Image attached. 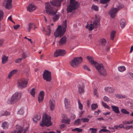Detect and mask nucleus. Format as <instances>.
Instances as JSON below:
<instances>
[{
	"label": "nucleus",
	"instance_id": "1",
	"mask_svg": "<svg viewBox=\"0 0 133 133\" xmlns=\"http://www.w3.org/2000/svg\"><path fill=\"white\" fill-rule=\"evenodd\" d=\"M50 3L49 2L45 3V10L48 15L54 16L56 14L57 10L55 12L52 5L56 7H60L61 5V3L60 2L59 0H52L50 1Z\"/></svg>",
	"mask_w": 133,
	"mask_h": 133
},
{
	"label": "nucleus",
	"instance_id": "2",
	"mask_svg": "<svg viewBox=\"0 0 133 133\" xmlns=\"http://www.w3.org/2000/svg\"><path fill=\"white\" fill-rule=\"evenodd\" d=\"M87 59L92 65H94L99 74L102 76H105L107 75L106 70L104 68V66L102 64H99L94 61L92 57H87Z\"/></svg>",
	"mask_w": 133,
	"mask_h": 133
},
{
	"label": "nucleus",
	"instance_id": "3",
	"mask_svg": "<svg viewBox=\"0 0 133 133\" xmlns=\"http://www.w3.org/2000/svg\"><path fill=\"white\" fill-rule=\"evenodd\" d=\"M63 25L62 27L61 25H59L54 32V35L55 38L58 37H61L65 33L67 26L66 20L63 22Z\"/></svg>",
	"mask_w": 133,
	"mask_h": 133
},
{
	"label": "nucleus",
	"instance_id": "4",
	"mask_svg": "<svg viewBox=\"0 0 133 133\" xmlns=\"http://www.w3.org/2000/svg\"><path fill=\"white\" fill-rule=\"evenodd\" d=\"M80 3L75 0H70V4L67 7V13L71 12L73 10L78 9L79 7Z\"/></svg>",
	"mask_w": 133,
	"mask_h": 133
},
{
	"label": "nucleus",
	"instance_id": "5",
	"mask_svg": "<svg viewBox=\"0 0 133 133\" xmlns=\"http://www.w3.org/2000/svg\"><path fill=\"white\" fill-rule=\"evenodd\" d=\"M51 117L44 113L43 115V119L42 122L40 123V125L42 127H44L45 126L48 127L52 125L51 122Z\"/></svg>",
	"mask_w": 133,
	"mask_h": 133
},
{
	"label": "nucleus",
	"instance_id": "6",
	"mask_svg": "<svg viewBox=\"0 0 133 133\" xmlns=\"http://www.w3.org/2000/svg\"><path fill=\"white\" fill-rule=\"evenodd\" d=\"M21 97V94L16 92L12 95L11 99L8 101V102L9 104H14L19 101Z\"/></svg>",
	"mask_w": 133,
	"mask_h": 133
},
{
	"label": "nucleus",
	"instance_id": "7",
	"mask_svg": "<svg viewBox=\"0 0 133 133\" xmlns=\"http://www.w3.org/2000/svg\"><path fill=\"white\" fill-rule=\"evenodd\" d=\"M82 61V57H75L74 59L70 61V65L74 67H75L77 65L81 63Z\"/></svg>",
	"mask_w": 133,
	"mask_h": 133
},
{
	"label": "nucleus",
	"instance_id": "8",
	"mask_svg": "<svg viewBox=\"0 0 133 133\" xmlns=\"http://www.w3.org/2000/svg\"><path fill=\"white\" fill-rule=\"evenodd\" d=\"M43 79L47 82H50L52 80L51 73L48 70H45L43 74Z\"/></svg>",
	"mask_w": 133,
	"mask_h": 133
},
{
	"label": "nucleus",
	"instance_id": "9",
	"mask_svg": "<svg viewBox=\"0 0 133 133\" xmlns=\"http://www.w3.org/2000/svg\"><path fill=\"white\" fill-rule=\"evenodd\" d=\"M18 86L20 88H24L26 87L28 83V81L25 78L19 79L18 81Z\"/></svg>",
	"mask_w": 133,
	"mask_h": 133
},
{
	"label": "nucleus",
	"instance_id": "10",
	"mask_svg": "<svg viewBox=\"0 0 133 133\" xmlns=\"http://www.w3.org/2000/svg\"><path fill=\"white\" fill-rule=\"evenodd\" d=\"M65 54V50L62 49H58L55 52L54 56L55 57H57L59 56H64Z\"/></svg>",
	"mask_w": 133,
	"mask_h": 133
},
{
	"label": "nucleus",
	"instance_id": "11",
	"mask_svg": "<svg viewBox=\"0 0 133 133\" xmlns=\"http://www.w3.org/2000/svg\"><path fill=\"white\" fill-rule=\"evenodd\" d=\"M118 8H114L112 9L109 12V14L112 18L115 17L116 15L117 12L119 10Z\"/></svg>",
	"mask_w": 133,
	"mask_h": 133
},
{
	"label": "nucleus",
	"instance_id": "12",
	"mask_svg": "<svg viewBox=\"0 0 133 133\" xmlns=\"http://www.w3.org/2000/svg\"><path fill=\"white\" fill-rule=\"evenodd\" d=\"M66 37L64 36L60 39L59 42V44L60 45H63L66 42Z\"/></svg>",
	"mask_w": 133,
	"mask_h": 133
},
{
	"label": "nucleus",
	"instance_id": "13",
	"mask_svg": "<svg viewBox=\"0 0 133 133\" xmlns=\"http://www.w3.org/2000/svg\"><path fill=\"white\" fill-rule=\"evenodd\" d=\"M12 0H7L5 8L8 10L10 9L12 7Z\"/></svg>",
	"mask_w": 133,
	"mask_h": 133
},
{
	"label": "nucleus",
	"instance_id": "14",
	"mask_svg": "<svg viewBox=\"0 0 133 133\" xmlns=\"http://www.w3.org/2000/svg\"><path fill=\"white\" fill-rule=\"evenodd\" d=\"M36 9V6L35 5L30 4L28 7L27 10L30 12H31L35 10Z\"/></svg>",
	"mask_w": 133,
	"mask_h": 133
},
{
	"label": "nucleus",
	"instance_id": "15",
	"mask_svg": "<svg viewBox=\"0 0 133 133\" xmlns=\"http://www.w3.org/2000/svg\"><path fill=\"white\" fill-rule=\"evenodd\" d=\"M16 127L18 128L17 133H25L26 131L25 130H24L22 127L19 126V125H17Z\"/></svg>",
	"mask_w": 133,
	"mask_h": 133
},
{
	"label": "nucleus",
	"instance_id": "16",
	"mask_svg": "<svg viewBox=\"0 0 133 133\" xmlns=\"http://www.w3.org/2000/svg\"><path fill=\"white\" fill-rule=\"evenodd\" d=\"M41 116L40 114H37L35 117L33 118V120L35 123L37 122L39 120Z\"/></svg>",
	"mask_w": 133,
	"mask_h": 133
},
{
	"label": "nucleus",
	"instance_id": "17",
	"mask_svg": "<svg viewBox=\"0 0 133 133\" xmlns=\"http://www.w3.org/2000/svg\"><path fill=\"white\" fill-rule=\"evenodd\" d=\"M49 104L50 106V108H53L55 107V101L53 99H51L49 101Z\"/></svg>",
	"mask_w": 133,
	"mask_h": 133
},
{
	"label": "nucleus",
	"instance_id": "18",
	"mask_svg": "<svg viewBox=\"0 0 133 133\" xmlns=\"http://www.w3.org/2000/svg\"><path fill=\"white\" fill-rule=\"evenodd\" d=\"M64 104L65 108H69L70 107V103L68 99L66 98L64 99Z\"/></svg>",
	"mask_w": 133,
	"mask_h": 133
},
{
	"label": "nucleus",
	"instance_id": "19",
	"mask_svg": "<svg viewBox=\"0 0 133 133\" xmlns=\"http://www.w3.org/2000/svg\"><path fill=\"white\" fill-rule=\"evenodd\" d=\"M126 22L124 19H122L120 21V25L122 28H123L126 25Z\"/></svg>",
	"mask_w": 133,
	"mask_h": 133
},
{
	"label": "nucleus",
	"instance_id": "20",
	"mask_svg": "<svg viewBox=\"0 0 133 133\" xmlns=\"http://www.w3.org/2000/svg\"><path fill=\"white\" fill-rule=\"evenodd\" d=\"M8 57L5 55H3L2 57V62L3 64L6 63L8 60Z\"/></svg>",
	"mask_w": 133,
	"mask_h": 133
},
{
	"label": "nucleus",
	"instance_id": "21",
	"mask_svg": "<svg viewBox=\"0 0 133 133\" xmlns=\"http://www.w3.org/2000/svg\"><path fill=\"white\" fill-rule=\"evenodd\" d=\"M105 90L107 92L111 93L114 92L115 91V89L107 87L105 88Z\"/></svg>",
	"mask_w": 133,
	"mask_h": 133
},
{
	"label": "nucleus",
	"instance_id": "22",
	"mask_svg": "<svg viewBox=\"0 0 133 133\" xmlns=\"http://www.w3.org/2000/svg\"><path fill=\"white\" fill-rule=\"evenodd\" d=\"M100 42L101 45L103 46V48H104L103 46L105 45L107 43V41L104 38L101 39L100 40Z\"/></svg>",
	"mask_w": 133,
	"mask_h": 133
},
{
	"label": "nucleus",
	"instance_id": "23",
	"mask_svg": "<svg viewBox=\"0 0 133 133\" xmlns=\"http://www.w3.org/2000/svg\"><path fill=\"white\" fill-rule=\"evenodd\" d=\"M78 91L80 93H83L84 91V87L82 86L79 85L78 87Z\"/></svg>",
	"mask_w": 133,
	"mask_h": 133
},
{
	"label": "nucleus",
	"instance_id": "24",
	"mask_svg": "<svg viewBox=\"0 0 133 133\" xmlns=\"http://www.w3.org/2000/svg\"><path fill=\"white\" fill-rule=\"evenodd\" d=\"M60 16V14H58L56 15L55 16L52 18V19L54 22H55L57 21L59 18Z\"/></svg>",
	"mask_w": 133,
	"mask_h": 133
},
{
	"label": "nucleus",
	"instance_id": "25",
	"mask_svg": "<svg viewBox=\"0 0 133 133\" xmlns=\"http://www.w3.org/2000/svg\"><path fill=\"white\" fill-rule=\"evenodd\" d=\"M116 31H112L110 33V39L111 40H113L114 38L116 35Z\"/></svg>",
	"mask_w": 133,
	"mask_h": 133
},
{
	"label": "nucleus",
	"instance_id": "26",
	"mask_svg": "<svg viewBox=\"0 0 133 133\" xmlns=\"http://www.w3.org/2000/svg\"><path fill=\"white\" fill-rule=\"evenodd\" d=\"M47 30L46 31V34L48 36H49L51 33V30L50 28V26L48 25L47 27Z\"/></svg>",
	"mask_w": 133,
	"mask_h": 133
},
{
	"label": "nucleus",
	"instance_id": "27",
	"mask_svg": "<svg viewBox=\"0 0 133 133\" xmlns=\"http://www.w3.org/2000/svg\"><path fill=\"white\" fill-rule=\"evenodd\" d=\"M118 69L120 71L122 72L125 70L126 69L124 66H120L118 67Z\"/></svg>",
	"mask_w": 133,
	"mask_h": 133
},
{
	"label": "nucleus",
	"instance_id": "28",
	"mask_svg": "<svg viewBox=\"0 0 133 133\" xmlns=\"http://www.w3.org/2000/svg\"><path fill=\"white\" fill-rule=\"evenodd\" d=\"M8 125L7 124V122H4L2 123V127L3 129H5L7 128L8 127Z\"/></svg>",
	"mask_w": 133,
	"mask_h": 133
},
{
	"label": "nucleus",
	"instance_id": "29",
	"mask_svg": "<svg viewBox=\"0 0 133 133\" xmlns=\"http://www.w3.org/2000/svg\"><path fill=\"white\" fill-rule=\"evenodd\" d=\"M30 93L31 95L33 97H34L35 94V89L33 88L30 91Z\"/></svg>",
	"mask_w": 133,
	"mask_h": 133
},
{
	"label": "nucleus",
	"instance_id": "30",
	"mask_svg": "<svg viewBox=\"0 0 133 133\" xmlns=\"http://www.w3.org/2000/svg\"><path fill=\"white\" fill-rule=\"evenodd\" d=\"M2 115L3 116H8L10 115V113L6 111H3L2 112Z\"/></svg>",
	"mask_w": 133,
	"mask_h": 133
},
{
	"label": "nucleus",
	"instance_id": "31",
	"mask_svg": "<svg viewBox=\"0 0 133 133\" xmlns=\"http://www.w3.org/2000/svg\"><path fill=\"white\" fill-rule=\"evenodd\" d=\"M133 122V120H132L130 121H125L123 122V123L124 124H132Z\"/></svg>",
	"mask_w": 133,
	"mask_h": 133
},
{
	"label": "nucleus",
	"instance_id": "32",
	"mask_svg": "<svg viewBox=\"0 0 133 133\" xmlns=\"http://www.w3.org/2000/svg\"><path fill=\"white\" fill-rule=\"evenodd\" d=\"M80 119H78L76 120L74 122V124L75 125H79L80 124L81 122Z\"/></svg>",
	"mask_w": 133,
	"mask_h": 133
},
{
	"label": "nucleus",
	"instance_id": "33",
	"mask_svg": "<svg viewBox=\"0 0 133 133\" xmlns=\"http://www.w3.org/2000/svg\"><path fill=\"white\" fill-rule=\"evenodd\" d=\"M29 27L28 28V32H30V31L31 29L32 28L34 24L31 23H29Z\"/></svg>",
	"mask_w": 133,
	"mask_h": 133
},
{
	"label": "nucleus",
	"instance_id": "34",
	"mask_svg": "<svg viewBox=\"0 0 133 133\" xmlns=\"http://www.w3.org/2000/svg\"><path fill=\"white\" fill-rule=\"evenodd\" d=\"M44 92L43 91H42L40 92L38 97H44Z\"/></svg>",
	"mask_w": 133,
	"mask_h": 133
},
{
	"label": "nucleus",
	"instance_id": "35",
	"mask_svg": "<svg viewBox=\"0 0 133 133\" xmlns=\"http://www.w3.org/2000/svg\"><path fill=\"white\" fill-rule=\"evenodd\" d=\"M24 113L23 109H20L17 112L18 114L22 115Z\"/></svg>",
	"mask_w": 133,
	"mask_h": 133
},
{
	"label": "nucleus",
	"instance_id": "36",
	"mask_svg": "<svg viewBox=\"0 0 133 133\" xmlns=\"http://www.w3.org/2000/svg\"><path fill=\"white\" fill-rule=\"evenodd\" d=\"M89 119L87 118H83L81 119V121H82L83 122H88Z\"/></svg>",
	"mask_w": 133,
	"mask_h": 133
},
{
	"label": "nucleus",
	"instance_id": "37",
	"mask_svg": "<svg viewBox=\"0 0 133 133\" xmlns=\"http://www.w3.org/2000/svg\"><path fill=\"white\" fill-rule=\"evenodd\" d=\"M44 99V97H38V101L39 102H42Z\"/></svg>",
	"mask_w": 133,
	"mask_h": 133
},
{
	"label": "nucleus",
	"instance_id": "38",
	"mask_svg": "<svg viewBox=\"0 0 133 133\" xmlns=\"http://www.w3.org/2000/svg\"><path fill=\"white\" fill-rule=\"evenodd\" d=\"M89 130L91 131V133H96V129H95L91 128L89 129Z\"/></svg>",
	"mask_w": 133,
	"mask_h": 133
},
{
	"label": "nucleus",
	"instance_id": "39",
	"mask_svg": "<svg viewBox=\"0 0 133 133\" xmlns=\"http://www.w3.org/2000/svg\"><path fill=\"white\" fill-rule=\"evenodd\" d=\"M22 58H25L28 56L26 55L25 52H23L22 54Z\"/></svg>",
	"mask_w": 133,
	"mask_h": 133
},
{
	"label": "nucleus",
	"instance_id": "40",
	"mask_svg": "<svg viewBox=\"0 0 133 133\" xmlns=\"http://www.w3.org/2000/svg\"><path fill=\"white\" fill-rule=\"evenodd\" d=\"M92 8L93 9L96 11H97L98 10V6L95 5H92Z\"/></svg>",
	"mask_w": 133,
	"mask_h": 133
},
{
	"label": "nucleus",
	"instance_id": "41",
	"mask_svg": "<svg viewBox=\"0 0 133 133\" xmlns=\"http://www.w3.org/2000/svg\"><path fill=\"white\" fill-rule=\"evenodd\" d=\"M121 111L124 114H129V112L127 111L126 110L124 109H122Z\"/></svg>",
	"mask_w": 133,
	"mask_h": 133
},
{
	"label": "nucleus",
	"instance_id": "42",
	"mask_svg": "<svg viewBox=\"0 0 133 133\" xmlns=\"http://www.w3.org/2000/svg\"><path fill=\"white\" fill-rule=\"evenodd\" d=\"M102 105L104 108H110L109 106L106 103H105L103 102H102Z\"/></svg>",
	"mask_w": 133,
	"mask_h": 133
},
{
	"label": "nucleus",
	"instance_id": "43",
	"mask_svg": "<svg viewBox=\"0 0 133 133\" xmlns=\"http://www.w3.org/2000/svg\"><path fill=\"white\" fill-rule=\"evenodd\" d=\"M98 105L96 104H92L91 105V108H97Z\"/></svg>",
	"mask_w": 133,
	"mask_h": 133
},
{
	"label": "nucleus",
	"instance_id": "44",
	"mask_svg": "<svg viewBox=\"0 0 133 133\" xmlns=\"http://www.w3.org/2000/svg\"><path fill=\"white\" fill-rule=\"evenodd\" d=\"M83 68L85 70H87L89 71H90V70L89 68V67L86 65H84L83 66Z\"/></svg>",
	"mask_w": 133,
	"mask_h": 133
},
{
	"label": "nucleus",
	"instance_id": "45",
	"mask_svg": "<svg viewBox=\"0 0 133 133\" xmlns=\"http://www.w3.org/2000/svg\"><path fill=\"white\" fill-rule=\"evenodd\" d=\"M92 24H93V27L94 28H97V26L98 25L97 22H96V21H94L93 22V23Z\"/></svg>",
	"mask_w": 133,
	"mask_h": 133
},
{
	"label": "nucleus",
	"instance_id": "46",
	"mask_svg": "<svg viewBox=\"0 0 133 133\" xmlns=\"http://www.w3.org/2000/svg\"><path fill=\"white\" fill-rule=\"evenodd\" d=\"M22 59V58H18L15 60V62L16 63H19L21 62Z\"/></svg>",
	"mask_w": 133,
	"mask_h": 133
},
{
	"label": "nucleus",
	"instance_id": "47",
	"mask_svg": "<svg viewBox=\"0 0 133 133\" xmlns=\"http://www.w3.org/2000/svg\"><path fill=\"white\" fill-rule=\"evenodd\" d=\"M78 102L79 108H82L83 107V105L81 103L80 100L79 99L78 100Z\"/></svg>",
	"mask_w": 133,
	"mask_h": 133
},
{
	"label": "nucleus",
	"instance_id": "48",
	"mask_svg": "<svg viewBox=\"0 0 133 133\" xmlns=\"http://www.w3.org/2000/svg\"><path fill=\"white\" fill-rule=\"evenodd\" d=\"M112 110L115 112L117 113H118L119 112L118 109H112Z\"/></svg>",
	"mask_w": 133,
	"mask_h": 133
},
{
	"label": "nucleus",
	"instance_id": "49",
	"mask_svg": "<svg viewBox=\"0 0 133 133\" xmlns=\"http://www.w3.org/2000/svg\"><path fill=\"white\" fill-rule=\"evenodd\" d=\"M100 131H103L104 132H107V133H109L110 132L109 131V130L105 129H101Z\"/></svg>",
	"mask_w": 133,
	"mask_h": 133
},
{
	"label": "nucleus",
	"instance_id": "50",
	"mask_svg": "<svg viewBox=\"0 0 133 133\" xmlns=\"http://www.w3.org/2000/svg\"><path fill=\"white\" fill-rule=\"evenodd\" d=\"M70 122V119L69 118L65 121L64 123L67 124H69Z\"/></svg>",
	"mask_w": 133,
	"mask_h": 133
},
{
	"label": "nucleus",
	"instance_id": "51",
	"mask_svg": "<svg viewBox=\"0 0 133 133\" xmlns=\"http://www.w3.org/2000/svg\"><path fill=\"white\" fill-rule=\"evenodd\" d=\"M75 130L77 131L78 132H81L82 131V130L81 129H80L78 128H76L75 129Z\"/></svg>",
	"mask_w": 133,
	"mask_h": 133
},
{
	"label": "nucleus",
	"instance_id": "52",
	"mask_svg": "<svg viewBox=\"0 0 133 133\" xmlns=\"http://www.w3.org/2000/svg\"><path fill=\"white\" fill-rule=\"evenodd\" d=\"M109 49H110L109 47L108 46H107L106 47L105 49H103V51H109Z\"/></svg>",
	"mask_w": 133,
	"mask_h": 133
},
{
	"label": "nucleus",
	"instance_id": "53",
	"mask_svg": "<svg viewBox=\"0 0 133 133\" xmlns=\"http://www.w3.org/2000/svg\"><path fill=\"white\" fill-rule=\"evenodd\" d=\"M20 26V25L19 24H18L16 25H14L13 26V27L14 29L15 30L17 29Z\"/></svg>",
	"mask_w": 133,
	"mask_h": 133
},
{
	"label": "nucleus",
	"instance_id": "54",
	"mask_svg": "<svg viewBox=\"0 0 133 133\" xmlns=\"http://www.w3.org/2000/svg\"><path fill=\"white\" fill-rule=\"evenodd\" d=\"M101 112L100 110H98L97 111H95V112L94 114L96 115H98Z\"/></svg>",
	"mask_w": 133,
	"mask_h": 133
},
{
	"label": "nucleus",
	"instance_id": "55",
	"mask_svg": "<svg viewBox=\"0 0 133 133\" xmlns=\"http://www.w3.org/2000/svg\"><path fill=\"white\" fill-rule=\"evenodd\" d=\"M103 99L104 101H106L108 102L109 101L108 98L106 96L104 97Z\"/></svg>",
	"mask_w": 133,
	"mask_h": 133
},
{
	"label": "nucleus",
	"instance_id": "56",
	"mask_svg": "<svg viewBox=\"0 0 133 133\" xmlns=\"http://www.w3.org/2000/svg\"><path fill=\"white\" fill-rule=\"evenodd\" d=\"M94 95L96 96L97 97L98 96V93L97 92V90L96 89H95L94 91Z\"/></svg>",
	"mask_w": 133,
	"mask_h": 133
},
{
	"label": "nucleus",
	"instance_id": "57",
	"mask_svg": "<svg viewBox=\"0 0 133 133\" xmlns=\"http://www.w3.org/2000/svg\"><path fill=\"white\" fill-rule=\"evenodd\" d=\"M17 71V70L16 69H15L12 70L10 72L13 75L14 74H15L16 72Z\"/></svg>",
	"mask_w": 133,
	"mask_h": 133
},
{
	"label": "nucleus",
	"instance_id": "58",
	"mask_svg": "<svg viewBox=\"0 0 133 133\" xmlns=\"http://www.w3.org/2000/svg\"><path fill=\"white\" fill-rule=\"evenodd\" d=\"M110 129H111V130H109V131L110 132V133L112 132H115V130L114 128L112 127V128H110Z\"/></svg>",
	"mask_w": 133,
	"mask_h": 133
},
{
	"label": "nucleus",
	"instance_id": "59",
	"mask_svg": "<svg viewBox=\"0 0 133 133\" xmlns=\"http://www.w3.org/2000/svg\"><path fill=\"white\" fill-rule=\"evenodd\" d=\"M132 125L130 126H127L125 128V129L126 130L129 129L130 128H132Z\"/></svg>",
	"mask_w": 133,
	"mask_h": 133
},
{
	"label": "nucleus",
	"instance_id": "60",
	"mask_svg": "<svg viewBox=\"0 0 133 133\" xmlns=\"http://www.w3.org/2000/svg\"><path fill=\"white\" fill-rule=\"evenodd\" d=\"M93 24L92 23L90 24V26H89V30H92L93 29Z\"/></svg>",
	"mask_w": 133,
	"mask_h": 133
},
{
	"label": "nucleus",
	"instance_id": "61",
	"mask_svg": "<svg viewBox=\"0 0 133 133\" xmlns=\"http://www.w3.org/2000/svg\"><path fill=\"white\" fill-rule=\"evenodd\" d=\"M100 20V19L99 18L97 17L96 16L95 17V21H96L97 22H99Z\"/></svg>",
	"mask_w": 133,
	"mask_h": 133
},
{
	"label": "nucleus",
	"instance_id": "62",
	"mask_svg": "<svg viewBox=\"0 0 133 133\" xmlns=\"http://www.w3.org/2000/svg\"><path fill=\"white\" fill-rule=\"evenodd\" d=\"M84 112L83 111H81L80 112L79 114V116L81 117L83 115V114H84Z\"/></svg>",
	"mask_w": 133,
	"mask_h": 133
},
{
	"label": "nucleus",
	"instance_id": "63",
	"mask_svg": "<svg viewBox=\"0 0 133 133\" xmlns=\"http://www.w3.org/2000/svg\"><path fill=\"white\" fill-rule=\"evenodd\" d=\"M116 98H121V94H117L116 95Z\"/></svg>",
	"mask_w": 133,
	"mask_h": 133
},
{
	"label": "nucleus",
	"instance_id": "64",
	"mask_svg": "<svg viewBox=\"0 0 133 133\" xmlns=\"http://www.w3.org/2000/svg\"><path fill=\"white\" fill-rule=\"evenodd\" d=\"M13 75L11 73V72L9 74L8 76V78L10 79Z\"/></svg>",
	"mask_w": 133,
	"mask_h": 133
}]
</instances>
